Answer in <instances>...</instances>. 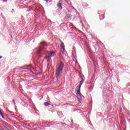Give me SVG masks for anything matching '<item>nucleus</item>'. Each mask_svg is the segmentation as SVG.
Wrapping results in <instances>:
<instances>
[{"instance_id": "4", "label": "nucleus", "mask_w": 130, "mask_h": 130, "mask_svg": "<svg viewBox=\"0 0 130 130\" xmlns=\"http://www.w3.org/2000/svg\"><path fill=\"white\" fill-rule=\"evenodd\" d=\"M55 54V52L54 51H51L48 53V54L45 57V58L47 59V60H49V58H50V57H52V56H54Z\"/></svg>"}, {"instance_id": "1", "label": "nucleus", "mask_w": 130, "mask_h": 130, "mask_svg": "<svg viewBox=\"0 0 130 130\" xmlns=\"http://www.w3.org/2000/svg\"><path fill=\"white\" fill-rule=\"evenodd\" d=\"M80 84L79 86H77L76 88V94L77 96V99L79 102V103H82V94L81 93V86L83 85V83L84 81L82 80L80 81Z\"/></svg>"}, {"instance_id": "11", "label": "nucleus", "mask_w": 130, "mask_h": 130, "mask_svg": "<svg viewBox=\"0 0 130 130\" xmlns=\"http://www.w3.org/2000/svg\"><path fill=\"white\" fill-rule=\"evenodd\" d=\"M3 58V56H0V59H1V58Z\"/></svg>"}, {"instance_id": "5", "label": "nucleus", "mask_w": 130, "mask_h": 130, "mask_svg": "<svg viewBox=\"0 0 130 130\" xmlns=\"http://www.w3.org/2000/svg\"><path fill=\"white\" fill-rule=\"evenodd\" d=\"M62 4L61 3H58V4H57V6L58 7V9H59L60 10H62Z\"/></svg>"}, {"instance_id": "2", "label": "nucleus", "mask_w": 130, "mask_h": 130, "mask_svg": "<svg viewBox=\"0 0 130 130\" xmlns=\"http://www.w3.org/2000/svg\"><path fill=\"white\" fill-rule=\"evenodd\" d=\"M63 67H64V64L62 61H60L56 70V78H60V73L62 72Z\"/></svg>"}, {"instance_id": "10", "label": "nucleus", "mask_w": 130, "mask_h": 130, "mask_svg": "<svg viewBox=\"0 0 130 130\" xmlns=\"http://www.w3.org/2000/svg\"><path fill=\"white\" fill-rule=\"evenodd\" d=\"M44 1H45V2H49V0H44Z\"/></svg>"}, {"instance_id": "8", "label": "nucleus", "mask_w": 130, "mask_h": 130, "mask_svg": "<svg viewBox=\"0 0 130 130\" xmlns=\"http://www.w3.org/2000/svg\"><path fill=\"white\" fill-rule=\"evenodd\" d=\"M0 117H2L3 118H5L3 113H2V111H0Z\"/></svg>"}, {"instance_id": "9", "label": "nucleus", "mask_w": 130, "mask_h": 130, "mask_svg": "<svg viewBox=\"0 0 130 130\" xmlns=\"http://www.w3.org/2000/svg\"><path fill=\"white\" fill-rule=\"evenodd\" d=\"M81 81H85V77L84 76H81Z\"/></svg>"}, {"instance_id": "6", "label": "nucleus", "mask_w": 130, "mask_h": 130, "mask_svg": "<svg viewBox=\"0 0 130 130\" xmlns=\"http://www.w3.org/2000/svg\"><path fill=\"white\" fill-rule=\"evenodd\" d=\"M60 47H61V49H63V50H64V44L63 42H61V45H60Z\"/></svg>"}, {"instance_id": "12", "label": "nucleus", "mask_w": 130, "mask_h": 130, "mask_svg": "<svg viewBox=\"0 0 130 130\" xmlns=\"http://www.w3.org/2000/svg\"><path fill=\"white\" fill-rule=\"evenodd\" d=\"M13 102H15V100H13Z\"/></svg>"}, {"instance_id": "7", "label": "nucleus", "mask_w": 130, "mask_h": 130, "mask_svg": "<svg viewBox=\"0 0 130 130\" xmlns=\"http://www.w3.org/2000/svg\"><path fill=\"white\" fill-rule=\"evenodd\" d=\"M44 105H45V106H49V105H50V104L48 102H46L44 103Z\"/></svg>"}, {"instance_id": "3", "label": "nucleus", "mask_w": 130, "mask_h": 130, "mask_svg": "<svg viewBox=\"0 0 130 130\" xmlns=\"http://www.w3.org/2000/svg\"><path fill=\"white\" fill-rule=\"evenodd\" d=\"M47 46L48 45L45 42H42L41 43L40 49L38 51V53H40V52H41V51H42L43 49H46V48H47Z\"/></svg>"}]
</instances>
